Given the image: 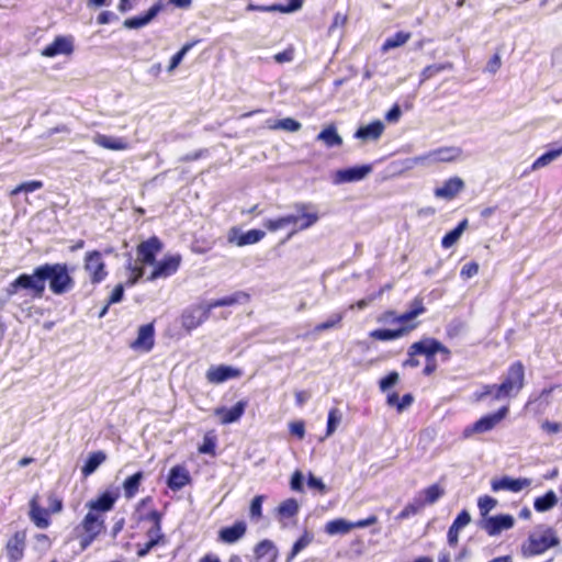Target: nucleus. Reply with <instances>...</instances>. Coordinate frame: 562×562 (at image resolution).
<instances>
[{"label": "nucleus", "mask_w": 562, "mask_h": 562, "mask_svg": "<svg viewBox=\"0 0 562 562\" xmlns=\"http://www.w3.org/2000/svg\"><path fill=\"white\" fill-rule=\"evenodd\" d=\"M558 503V496L553 491L547 492L543 496L535 501V509L537 512H547L554 507Z\"/></svg>", "instance_id": "nucleus-48"}, {"label": "nucleus", "mask_w": 562, "mask_h": 562, "mask_svg": "<svg viewBox=\"0 0 562 562\" xmlns=\"http://www.w3.org/2000/svg\"><path fill=\"white\" fill-rule=\"evenodd\" d=\"M164 244L157 236H151L139 243L136 247L137 261L142 265L153 266L156 257L161 252Z\"/></svg>", "instance_id": "nucleus-13"}, {"label": "nucleus", "mask_w": 562, "mask_h": 562, "mask_svg": "<svg viewBox=\"0 0 562 562\" xmlns=\"http://www.w3.org/2000/svg\"><path fill=\"white\" fill-rule=\"evenodd\" d=\"M345 317V313L337 312L329 316L325 322L318 323L314 327L315 333H323L329 329L339 328Z\"/></svg>", "instance_id": "nucleus-46"}, {"label": "nucleus", "mask_w": 562, "mask_h": 562, "mask_svg": "<svg viewBox=\"0 0 562 562\" xmlns=\"http://www.w3.org/2000/svg\"><path fill=\"white\" fill-rule=\"evenodd\" d=\"M155 346L154 323L142 325L138 328L137 337L130 344L135 351L149 352Z\"/></svg>", "instance_id": "nucleus-16"}, {"label": "nucleus", "mask_w": 562, "mask_h": 562, "mask_svg": "<svg viewBox=\"0 0 562 562\" xmlns=\"http://www.w3.org/2000/svg\"><path fill=\"white\" fill-rule=\"evenodd\" d=\"M479 272V265L475 261H469L463 265L460 271L462 279H470L476 276Z\"/></svg>", "instance_id": "nucleus-60"}, {"label": "nucleus", "mask_w": 562, "mask_h": 562, "mask_svg": "<svg viewBox=\"0 0 562 562\" xmlns=\"http://www.w3.org/2000/svg\"><path fill=\"white\" fill-rule=\"evenodd\" d=\"M104 518L101 514L88 512L81 522L75 528L76 539L80 549H88L94 540L104 531Z\"/></svg>", "instance_id": "nucleus-5"}, {"label": "nucleus", "mask_w": 562, "mask_h": 562, "mask_svg": "<svg viewBox=\"0 0 562 562\" xmlns=\"http://www.w3.org/2000/svg\"><path fill=\"white\" fill-rule=\"evenodd\" d=\"M426 505L423 502V497L418 494L409 502L396 516L397 520H405L412 516H415L424 510Z\"/></svg>", "instance_id": "nucleus-41"}, {"label": "nucleus", "mask_w": 562, "mask_h": 562, "mask_svg": "<svg viewBox=\"0 0 562 562\" xmlns=\"http://www.w3.org/2000/svg\"><path fill=\"white\" fill-rule=\"evenodd\" d=\"M471 521V516L468 510H461L447 532V542L450 547L456 548L459 543V532L462 528L468 526Z\"/></svg>", "instance_id": "nucleus-26"}, {"label": "nucleus", "mask_w": 562, "mask_h": 562, "mask_svg": "<svg viewBox=\"0 0 562 562\" xmlns=\"http://www.w3.org/2000/svg\"><path fill=\"white\" fill-rule=\"evenodd\" d=\"M48 284L49 291L55 295H63L71 291L75 280L66 262H45L36 266L31 274L21 273L5 288L8 297L16 295L24 290L33 299H42Z\"/></svg>", "instance_id": "nucleus-1"}, {"label": "nucleus", "mask_w": 562, "mask_h": 562, "mask_svg": "<svg viewBox=\"0 0 562 562\" xmlns=\"http://www.w3.org/2000/svg\"><path fill=\"white\" fill-rule=\"evenodd\" d=\"M525 384V368L521 362L513 363L494 392V400L515 397Z\"/></svg>", "instance_id": "nucleus-6"}, {"label": "nucleus", "mask_w": 562, "mask_h": 562, "mask_svg": "<svg viewBox=\"0 0 562 562\" xmlns=\"http://www.w3.org/2000/svg\"><path fill=\"white\" fill-rule=\"evenodd\" d=\"M531 484L529 479H513L504 476L499 480L494 481V492L499 490L510 491L514 493L520 492Z\"/></svg>", "instance_id": "nucleus-34"}, {"label": "nucleus", "mask_w": 562, "mask_h": 562, "mask_svg": "<svg viewBox=\"0 0 562 562\" xmlns=\"http://www.w3.org/2000/svg\"><path fill=\"white\" fill-rule=\"evenodd\" d=\"M267 124L270 130H283L291 133L297 132L302 127V124L292 117L268 120Z\"/></svg>", "instance_id": "nucleus-44"}, {"label": "nucleus", "mask_w": 562, "mask_h": 562, "mask_svg": "<svg viewBox=\"0 0 562 562\" xmlns=\"http://www.w3.org/2000/svg\"><path fill=\"white\" fill-rule=\"evenodd\" d=\"M303 0H290L288 4H256L248 3L246 10L248 12H280V13H292L300 10L303 7Z\"/></svg>", "instance_id": "nucleus-20"}, {"label": "nucleus", "mask_w": 562, "mask_h": 562, "mask_svg": "<svg viewBox=\"0 0 562 562\" xmlns=\"http://www.w3.org/2000/svg\"><path fill=\"white\" fill-rule=\"evenodd\" d=\"M246 532V521L236 520L232 526H226L218 530L217 540L222 543L233 544L244 538Z\"/></svg>", "instance_id": "nucleus-18"}, {"label": "nucleus", "mask_w": 562, "mask_h": 562, "mask_svg": "<svg viewBox=\"0 0 562 562\" xmlns=\"http://www.w3.org/2000/svg\"><path fill=\"white\" fill-rule=\"evenodd\" d=\"M492 429V414H487L473 423L472 425L468 426L463 430V437L469 438L473 436L474 434H482Z\"/></svg>", "instance_id": "nucleus-40"}, {"label": "nucleus", "mask_w": 562, "mask_h": 562, "mask_svg": "<svg viewBox=\"0 0 562 562\" xmlns=\"http://www.w3.org/2000/svg\"><path fill=\"white\" fill-rule=\"evenodd\" d=\"M250 301V294L245 291H236L231 295L213 300L209 303V310L233 306L236 304H245Z\"/></svg>", "instance_id": "nucleus-31"}, {"label": "nucleus", "mask_w": 562, "mask_h": 562, "mask_svg": "<svg viewBox=\"0 0 562 562\" xmlns=\"http://www.w3.org/2000/svg\"><path fill=\"white\" fill-rule=\"evenodd\" d=\"M316 139L323 142L327 147H336L342 145V137L338 134L334 124H329L323 128L317 135Z\"/></svg>", "instance_id": "nucleus-37"}, {"label": "nucleus", "mask_w": 562, "mask_h": 562, "mask_svg": "<svg viewBox=\"0 0 562 562\" xmlns=\"http://www.w3.org/2000/svg\"><path fill=\"white\" fill-rule=\"evenodd\" d=\"M154 502L151 496H146L142 498L135 507V513L137 514V521L143 522L147 521L150 522V527L146 530L145 535L147 537V540L151 539H164V544L166 546L168 542V539L166 535L162 531V514L157 509H150L147 513H143V508L151 505Z\"/></svg>", "instance_id": "nucleus-7"}, {"label": "nucleus", "mask_w": 562, "mask_h": 562, "mask_svg": "<svg viewBox=\"0 0 562 562\" xmlns=\"http://www.w3.org/2000/svg\"><path fill=\"white\" fill-rule=\"evenodd\" d=\"M124 286L123 284H116L108 299V305L119 303L123 300Z\"/></svg>", "instance_id": "nucleus-62"}, {"label": "nucleus", "mask_w": 562, "mask_h": 562, "mask_svg": "<svg viewBox=\"0 0 562 562\" xmlns=\"http://www.w3.org/2000/svg\"><path fill=\"white\" fill-rule=\"evenodd\" d=\"M412 37L411 32L400 31L387 37L381 46V52L386 53L393 48L405 45Z\"/></svg>", "instance_id": "nucleus-43"}, {"label": "nucleus", "mask_w": 562, "mask_h": 562, "mask_svg": "<svg viewBox=\"0 0 562 562\" xmlns=\"http://www.w3.org/2000/svg\"><path fill=\"white\" fill-rule=\"evenodd\" d=\"M241 375L243 371L240 369L226 364L212 366L205 373L206 380L213 384H221L227 380L240 378Z\"/></svg>", "instance_id": "nucleus-17"}, {"label": "nucleus", "mask_w": 562, "mask_h": 562, "mask_svg": "<svg viewBox=\"0 0 562 562\" xmlns=\"http://www.w3.org/2000/svg\"><path fill=\"white\" fill-rule=\"evenodd\" d=\"M248 402L246 400L238 401L234 406L227 408L221 406L215 408L214 415L218 417L221 424L228 425L236 423L244 415Z\"/></svg>", "instance_id": "nucleus-19"}, {"label": "nucleus", "mask_w": 562, "mask_h": 562, "mask_svg": "<svg viewBox=\"0 0 562 562\" xmlns=\"http://www.w3.org/2000/svg\"><path fill=\"white\" fill-rule=\"evenodd\" d=\"M164 9L162 3H154L144 14L125 19L123 26L128 30H136L147 25Z\"/></svg>", "instance_id": "nucleus-21"}, {"label": "nucleus", "mask_w": 562, "mask_h": 562, "mask_svg": "<svg viewBox=\"0 0 562 562\" xmlns=\"http://www.w3.org/2000/svg\"><path fill=\"white\" fill-rule=\"evenodd\" d=\"M144 480V472L137 471L136 473L127 476L122 484L124 497L126 499L134 498L139 492L142 481Z\"/></svg>", "instance_id": "nucleus-36"}, {"label": "nucleus", "mask_w": 562, "mask_h": 562, "mask_svg": "<svg viewBox=\"0 0 562 562\" xmlns=\"http://www.w3.org/2000/svg\"><path fill=\"white\" fill-rule=\"evenodd\" d=\"M266 499L265 495H256L249 506V516L252 520H260L262 518V504Z\"/></svg>", "instance_id": "nucleus-57"}, {"label": "nucleus", "mask_w": 562, "mask_h": 562, "mask_svg": "<svg viewBox=\"0 0 562 562\" xmlns=\"http://www.w3.org/2000/svg\"><path fill=\"white\" fill-rule=\"evenodd\" d=\"M191 482L189 471L183 465H175L169 470L167 477L168 487L173 491H180Z\"/></svg>", "instance_id": "nucleus-24"}, {"label": "nucleus", "mask_w": 562, "mask_h": 562, "mask_svg": "<svg viewBox=\"0 0 562 562\" xmlns=\"http://www.w3.org/2000/svg\"><path fill=\"white\" fill-rule=\"evenodd\" d=\"M412 355H423L426 358V364L423 369L425 375H431L437 370L436 353L442 352L449 355V349L436 338H423L411 345Z\"/></svg>", "instance_id": "nucleus-8"}, {"label": "nucleus", "mask_w": 562, "mask_h": 562, "mask_svg": "<svg viewBox=\"0 0 562 562\" xmlns=\"http://www.w3.org/2000/svg\"><path fill=\"white\" fill-rule=\"evenodd\" d=\"M257 560L267 559L268 562H276L278 558V550L274 543L269 539L259 541L254 549Z\"/></svg>", "instance_id": "nucleus-35"}, {"label": "nucleus", "mask_w": 562, "mask_h": 562, "mask_svg": "<svg viewBox=\"0 0 562 562\" xmlns=\"http://www.w3.org/2000/svg\"><path fill=\"white\" fill-rule=\"evenodd\" d=\"M449 69H452L451 63L428 65L422 70L419 82L424 83L425 81L431 79L432 77L437 76L438 74H440L445 70H449Z\"/></svg>", "instance_id": "nucleus-47"}, {"label": "nucleus", "mask_w": 562, "mask_h": 562, "mask_svg": "<svg viewBox=\"0 0 562 562\" xmlns=\"http://www.w3.org/2000/svg\"><path fill=\"white\" fill-rule=\"evenodd\" d=\"M378 520L376 516L371 515L366 519L358 520L356 522H348L342 518H337L328 521L325 525V532L328 535L347 533L353 528H364L375 524Z\"/></svg>", "instance_id": "nucleus-15"}, {"label": "nucleus", "mask_w": 562, "mask_h": 562, "mask_svg": "<svg viewBox=\"0 0 562 562\" xmlns=\"http://www.w3.org/2000/svg\"><path fill=\"white\" fill-rule=\"evenodd\" d=\"M144 266L145 265H136L128 262L126 269L128 270V279L126 281L127 286H133L136 284L144 276Z\"/></svg>", "instance_id": "nucleus-56"}, {"label": "nucleus", "mask_w": 562, "mask_h": 562, "mask_svg": "<svg viewBox=\"0 0 562 562\" xmlns=\"http://www.w3.org/2000/svg\"><path fill=\"white\" fill-rule=\"evenodd\" d=\"M462 155V150L459 147H439L431 150L428 157L432 162H451L459 159Z\"/></svg>", "instance_id": "nucleus-33"}, {"label": "nucleus", "mask_w": 562, "mask_h": 562, "mask_svg": "<svg viewBox=\"0 0 562 562\" xmlns=\"http://www.w3.org/2000/svg\"><path fill=\"white\" fill-rule=\"evenodd\" d=\"M468 226V220L461 221L453 229L448 232L441 239V246L445 249L452 247L461 237Z\"/></svg>", "instance_id": "nucleus-45"}, {"label": "nucleus", "mask_w": 562, "mask_h": 562, "mask_svg": "<svg viewBox=\"0 0 562 562\" xmlns=\"http://www.w3.org/2000/svg\"><path fill=\"white\" fill-rule=\"evenodd\" d=\"M209 304L204 307L202 305H193L186 308L181 314V325L187 331H191L201 326L209 317Z\"/></svg>", "instance_id": "nucleus-14"}, {"label": "nucleus", "mask_w": 562, "mask_h": 562, "mask_svg": "<svg viewBox=\"0 0 562 562\" xmlns=\"http://www.w3.org/2000/svg\"><path fill=\"white\" fill-rule=\"evenodd\" d=\"M74 50L72 42L64 36H56L54 41L44 47L42 55L45 57H55L60 54H71Z\"/></svg>", "instance_id": "nucleus-28"}, {"label": "nucleus", "mask_w": 562, "mask_h": 562, "mask_svg": "<svg viewBox=\"0 0 562 562\" xmlns=\"http://www.w3.org/2000/svg\"><path fill=\"white\" fill-rule=\"evenodd\" d=\"M181 261L182 257L179 254L165 256L161 260L153 265L154 268L147 277V280L154 281L173 276L179 270Z\"/></svg>", "instance_id": "nucleus-12"}, {"label": "nucleus", "mask_w": 562, "mask_h": 562, "mask_svg": "<svg viewBox=\"0 0 562 562\" xmlns=\"http://www.w3.org/2000/svg\"><path fill=\"white\" fill-rule=\"evenodd\" d=\"M106 459V454L99 450L91 452L81 467V474L83 477L90 476Z\"/></svg>", "instance_id": "nucleus-38"}, {"label": "nucleus", "mask_w": 562, "mask_h": 562, "mask_svg": "<svg viewBox=\"0 0 562 562\" xmlns=\"http://www.w3.org/2000/svg\"><path fill=\"white\" fill-rule=\"evenodd\" d=\"M198 451L201 454H210L212 457L216 454V435L213 430L204 435L203 442L199 446Z\"/></svg>", "instance_id": "nucleus-49"}, {"label": "nucleus", "mask_w": 562, "mask_h": 562, "mask_svg": "<svg viewBox=\"0 0 562 562\" xmlns=\"http://www.w3.org/2000/svg\"><path fill=\"white\" fill-rule=\"evenodd\" d=\"M289 429L290 432L296 436L299 439H302L305 436V425L302 420L291 423Z\"/></svg>", "instance_id": "nucleus-64"}, {"label": "nucleus", "mask_w": 562, "mask_h": 562, "mask_svg": "<svg viewBox=\"0 0 562 562\" xmlns=\"http://www.w3.org/2000/svg\"><path fill=\"white\" fill-rule=\"evenodd\" d=\"M83 269L92 284L103 282L109 272L100 250L87 251L83 257Z\"/></svg>", "instance_id": "nucleus-9"}, {"label": "nucleus", "mask_w": 562, "mask_h": 562, "mask_svg": "<svg viewBox=\"0 0 562 562\" xmlns=\"http://www.w3.org/2000/svg\"><path fill=\"white\" fill-rule=\"evenodd\" d=\"M117 498H119V494L116 492L105 491L102 494H100L97 498L91 499L87 504V507H88L89 512H93V513H98V514L106 513L113 508Z\"/></svg>", "instance_id": "nucleus-25"}, {"label": "nucleus", "mask_w": 562, "mask_h": 562, "mask_svg": "<svg viewBox=\"0 0 562 562\" xmlns=\"http://www.w3.org/2000/svg\"><path fill=\"white\" fill-rule=\"evenodd\" d=\"M43 187H44V183L41 180H31V181L22 182L10 191V195H18L22 192L31 193V192L42 189Z\"/></svg>", "instance_id": "nucleus-52"}, {"label": "nucleus", "mask_w": 562, "mask_h": 562, "mask_svg": "<svg viewBox=\"0 0 562 562\" xmlns=\"http://www.w3.org/2000/svg\"><path fill=\"white\" fill-rule=\"evenodd\" d=\"M40 495L35 494L29 502V518L40 529H46L50 526V515L59 514L63 508V499L55 493L49 492L47 495L48 507L44 508L40 502Z\"/></svg>", "instance_id": "nucleus-4"}, {"label": "nucleus", "mask_w": 562, "mask_h": 562, "mask_svg": "<svg viewBox=\"0 0 562 562\" xmlns=\"http://www.w3.org/2000/svg\"><path fill=\"white\" fill-rule=\"evenodd\" d=\"M162 546H165L164 544V539L159 538V537H158V539L147 540L144 543H137L136 544V555H137V558H145L146 555L149 554V552L154 548L162 547Z\"/></svg>", "instance_id": "nucleus-54"}, {"label": "nucleus", "mask_w": 562, "mask_h": 562, "mask_svg": "<svg viewBox=\"0 0 562 562\" xmlns=\"http://www.w3.org/2000/svg\"><path fill=\"white\" fill-rule=\"evenodd\" d=\"M92 140L95 145L109 150H126L130 148V143L124 137H114L97 133Z\"/></svg>", "instance_id": "nucleus-27"}, {"label": "nucleus", "mask_w": 562, "mask_h": 562, "mask_svg": "<svg viewBox=\"0 0 562 562\" xmlns=\"http://www.w3.org/2000/svg\"><path fill=\"white\" fill-rule=\"evenodd\" d=\"M397 381L398 374L397 372L393 371L380 380V389L382 391H386L389 387L393 386Z\"/></svg>", "instance_id": "nucleus-63"}, {"label": "nucleus", "mask_w": 562, "mask_h": 562, "mask_svg": "<svg viewBox=\"0 0 562 562\" xmlns=\"http://www.w3.org/2000/svg\"><path fill=\"white\" fill-rule=\"evenodd\" d=\"M27 532L25 529L14 531L4 544L8 562H21L25 555Z\"/></svg>", "instance_id": "nucleus-11"}, {"label": "nucleus", "mask_w": 562, "mask_h": 562, "mask_svg": "<svg viewBox=\"0 0 562 562\" xmlns=\"http://www.w3.org/2000/svg\"><path fill=\"white\" fill-rule=\"evenodd\" d=\"M303 474L300 470H296L292 476H291V481H290V487L292 491H295V492H303Z\"/></svg>", "instance_id": "nucleus-61"}, {"label": "nucleus", "mask_w": 562, "mask_h": 562, "mask_svg": "<svg viewBox=\"0 0 562 562\" xmlns=\"http://www.w3.org/2000/svg\"><path fill=\"white\" fill-rule=\"evenodd\" d=\"M294 52H295L294 47L293 46H289L284 50L274 54L273 55V59L278 64L290 63L294 58Z\"/></svg>", "instance_id": "nucleus-59"}, {"label": "nucleus", "mask_w": 562, "mask_h": 562, "mask_svg": "<svg viewBox=\"0 0 562 562\" xmlns=\"http://www.w3.org/2000/svg\"><path fill=\"white\" fill-rule=\"evenodd\" d=\"M477 505L481 514L477 526L492 536V516H490V512L492 510V496L484 495L480 497Z\"/></svg>", "instance_id": "nucleus-30"}, {"label": "nucleus", "mask_w": 562, "mask_h": 562, "mask_svg": "<svg viewBox=\"0 0 562 562\" xmlns=\"http://www.w3.org/2000/svg\"><path fill=\"white\" fill-rule=\"evenodd\" d=\"M200 41L199 40H195V41H192V42H188L186 43L181 49L179 52H177L171 58H170V64L168 66V70L171 71L173 70L175 68H177L179 66V64L182 61L183 57L186 56V54L192 48L194 47Z\"/></svg>", "instance_id": "nucleus-55"}, {"label": "nucleus", "mask_w": 562, "mask_h": 562, "mask_svg": "<svg viewBox=\"0 0 562 562\" xmlns=\"http://www.w3.org/2000/svg\"><path fill=\"white\" fill-rule=\"evenodd\" d=\"M313 540V536L307 531L294 542L290 553L286 557V562H291L303 549H305Z\"/></svg>", "instance_id": "nucleus-51"}, {"label": "nucleus", "mask_w": 562, "mask_h": 562, "mask_svg": "<svg viewBox=\"0 0 562 562\" xmlns=\"http://www.w3.org/2000/svg\"><path fill=\"white\" fill-rule=\"evenodd\" d=\"M562 155V146L555 149H551L543 155H541L538 159L532 164V170H537L550 165L552 161L558 159Z\"/></svg>", "instance_id": "nucleus-50"}, {"label": "nucleus", "mask_w": 562, "mask_h": 562, "mask_svg": "<svg viewBox=\"0 0 562 562\" xmlns=\"http://www.w3.org/2000/svg\"><path fill=\"white\" fill-rule=\"evenodd\" d=\"M558 538L551 529H546L542 532H535L529 536L527 543L522 546L524 555H536L543 553L551 547L558 544Z\"/></svg>", "instance_id": "nucleus-10"}, {"label": "nucleus", "mask_w": 562, "mask_h": 562, "mask_svg": "<svg viewBox=\"0 0 562 562\" xmlns=\"http://www.w3.org/2000/svg\"><path fill=\"white\" fill-rule=\"evenodd\" d=\"M515 518L512 515H496L494 516V535L513 528Z\"/></svg>", "instance_id": "nucleus-53"}, {"label": "nucleus", "mask_w": 562, "mask_h": 562, "mask_svg": "<svg viewBox=\"0 0 562 562\" xmlns=\"http://www.w3.org/2000/svg\"><path fill=\"white\" fill-rule=\"evenodd\" d=\"M265 235L266 233L263 231L252 228L246 233L240 234L236 239L229 237V241H235L237 246L244 247L259 243L265 237Z\"/></svg>", "instance_id": "nucleus-42"}, {"label": "nucleus", "mask_w": 562, "mask_h": 562, "mask_svg": "<svg viewBox=\"0 0 562 562\" xmlns=\"http://www.w3.org/2000/svg\"><path fill=\"white\" fill-rule=\"evenodd\" d=\"M300 504L293 498H286L282 501L276 509V516L278 520L285 526V520L293 519L299 515Z\"/></svg>", "instance_id": "nucleus-29"}, {"label": "nucleus", "mask_w": 562, "mask_h": 562, "mask_svg": "<svg viewBox=\"0 0 562 562\" xmlns=\"http://www.w3.org/2000/svg\"><path fill=\"white\" fill-rule=\"evenodd\" d=\"M372 168L370 165L356 166L351 168L337 170L335 175L336 183L355 182L362 180L367 175L371 172Z\"/></svg>", "instance_id": "nucleus-23"}, {"label": "nucleus", "mask_w": 562, "mask_h": 562, "mask_svg": "<svg viewBox=\"0 0 562 562\" xmlns=\"http://www.w3.org/2000/svg\"><path fill=\"white\" fill-rule=\"evenodd\" d=\"M341 414L337 407H333L328 412L326 436H330L335 432L338 424L340 423Z\"/></svg>", "instance_id": "nucleus-58"}, {"label": "nucleus", "mask_w": 562, "mask_h": 562, "mask_svg": "<svg viewBox=\"0 0 562 562\" xmlns=\"http://www.w3.org/2000/svg\"><path fill=\"white\" fill-rule=\"evenodd\" d=\"M425 312L424 299L416 296L411 302L408 311L397 314L393 310H386L378 317V322L382 324H398L400 326L397 328H378L370 331L369 336L380 341H391L402 338L419 326L420 323L416 321V318Z\"/></svg>", "instance_id": "nucleus-2"}, {"label": "nucleus", "mask_w": 562, "mask_h": 562, "mask_svg": "<svg viewBox=\"0 0 562 562\" xmlns=\"http://www.w3.org/2000/svg\"><path fill=\"white\" fill-rule=\"evenodd\" d=\"M418 495L423 497L424 504L428 506L437 503L445 495V488L435 483L422 490Z\"/></svg>", "instance_id": "nucleus-39"}, {"label": "nucleus", "mask_w": 562, "mask_h": 562, "mask_svg": "<svg viewBox=\"0 0 562 562\" xmlns=\"http://www.w3.org/2000/svg\"><path fill=\"white\" fill-rule=\"evenodd\" d=\"M384 132V124L376 120L366 126H361L355 133V137L361 140H378Z\"/></svg>", "instance_id": "nucleus-32"}, {"label": "nucleus", "mask_w": 562, "mask_h": 562, "mask_svg": "<svg viewBox=\"0 0 562 562\" xmlns=\"http://www.w3.org/2000/svg\"><path fill=\"white\" fill-rule=\"evenodd\" d=\"M293 207L297 215L288 214L278 218H269L263 222L265 228L273 233L292 225L293 229L286 236V239H290L297 232L308 229L318 222L319 214L313 204L297 202Z\"/></svg>", "instance_id": "nucleus-3"}, {"label": "nucleus", "mask_w": 562, "mask_h": 562, "mask_svg": "<svg viewBox=\"0 0 562 562\" xmlns=\"http://www.w3.org/2000/svg\"><path fill=\"white\" fill-rule=\"evenodd\" d=\"M464 189V182L459 177L449 178L441 187L435 189L436 198L447 201L453 200Z\"/></svg>", "instance_id": "nucleus-22"}]
</instances>
